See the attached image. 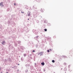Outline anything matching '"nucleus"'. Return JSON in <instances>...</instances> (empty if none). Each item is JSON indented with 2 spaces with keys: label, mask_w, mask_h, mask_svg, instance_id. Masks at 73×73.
Listing matches in <instances>:
<instances>
[{
  "label": "nucleus",
  "mask_w": 73,
  "mask_h": 73,
  "mask_svg": "<svg viewBox=\"0 0 73 73\" xmlns=\"http://www.w3.org/2000/svg\"><path fill=\"white\" fill-rule=\"evenodd\" d=\"M0 5L1 7H3L4 5H3V3H0Z\"/></svg>",
  "instance_id": "f257e3e1"
},
{
  "label": "nucleus",
  "mask_w": 73,
  "mask_h": 73,
  "mask_svg": "<svg viewBox=\"0 0 73 73\" xmlns=\"http://www.w3.org/2000/svg\"><path fill=\"white\" fill-rule=\"evenodd\" d=\"M28 16H30V15H31V12H28Z\"/></svg>",
  "instance_id": "f03ea898"
},
{
  "label": "nucleus",
  "mask_w": 73,
  "mask_h": 73,
  "mask_svg": "<svg viewBox=\"0 0 73 73\" xmlns=\"http://www.w3.org/2000/svg\"><path fill=\"white\" fill-rule=\"evenodd\" d=\"M40 56H42V54H43V52H40Z\"/></svg>",
  "instance_id": "7ed1b4c3"
},
{
  "label": "nucleus",
  "mask_w": 73,
  "mask_h": 73,
  "mask_svg": "<svg viewBox=\"0 0 73 73\" xmlns=\"http://www.w3.org/2000/svg\"><path fill=\"white\" fill-rule=\"evenodd\" d=\"M5 42L4 41H3V42H2V44L3 45L4 44H5Z\"/></svg>",
  "instance_id": "20e7f679"
},
{
  "label": "nucleus",
  "mask_w": 73,
  "mask_h": 73,
  "mask_svg": "<svg viewBox=\"0 0 73 73\" xmlns=\"http://www.w3.org/2000/svg\"><path fill=\"white\" fill-rule=\"evenodd\" d=\"M41 64L42 65H44L45 64L44 63V62H43V63L42 62V63H41Z\"/></svg>",
  "instance_id": "39448f33"
},
{
  "label": "nucleus",
  "mask_w": 73,
  "mask_h": 73,
  "mask_svg": "<svg viewBox=\"0 0 73 73\" xmlns=\"http://www.w3.org/2000/svg\"><path fill=\"white\" fill-rule=\"evenodd\" d=\"M52 62L53 63L55 62V61H54V60H53L52 61Z\"/></svg>",
  "instance_id": "423d86ee"
},
{
  "label": "nucleus",
  "mask_w": 73,
  "mask_h": 73,
  "mask_svg": "<svg viewBox=\"0 0 73 73\" xmlns=\"http://www.w3.org/2000/svg\"><path fill=\"white\" fill-rule=\"evenodd\" d=\"M26 56H27V54H24V57H25Z\"/></svg>",
  "instance_id": "0eeeda50"
},
{
  "label": "nucleus",
  "mask_w": 73,
  "mask_h": 73,
  "mask_svg": "<svg viewBox=\"0 0 73 73\" xmlns=\"http://www.w3.org/2000/svg\"><path fill=\"white\" fill-rule=\"evenodd\" d=\"M44 31H45V32H46L47 31V29H44Z\"/></svg>",
  "instance_id": "6e6552de"
},
{
  "label": "nucleus",
  "mask_w": 73,
  "mask_h": 73,
  "mask_svg": "<svg viewBox=\"0 0 73 73\" xmlns=\"http://www.w3.org/2000/svg\"><path fill=\"white\" fill-rule=\"evenodd\" d=\"M47 52H49V50H47Z\"/></svg>",
  "instance_id": "1a4fd4ad"
},
{
  "label": "nucleus",
  "mask_w": 73,
  "mask_h": 73,
  "mask_svg": "<svg viewBox=\"0 0 73 73\" xmlns=\"http://www.w3.org/2000/svg\"><path fill=\"white\" fill-rule=\"evenodd\" d=\"M33 52H35V51L34 50H33Z\"/></svg>",
  "instance_id": "9d476101"
},
{
  "label": "nucleus",
  "mask_w": 73,
  "mask_h": 73,
  "mask_svg": "<svg viewBox=\"0 0 73 73\" xmlns=\"http://www.w3.org/2000/svg\"><path fill=\"white\" fill-rule=\"evenodd\" d=\"M21 12V13H24V12Z\"/></svg>",
  "instance_id": "9b49d317"
},
{
  "label": "nucleus",
  "mask_w": 73,
  "mask_h": 73,
  "mask_svg": "<svg viewBox=\"0 0 73 73\" xmlns=\"http://www.w3.org/2000/svg\"><path fill=\"white\" fill-rule=\"evenodd\" d=\"M14 5H16V3H14Z\"/></svg>",
  "instance_id": "f8f14e48"
},
{
  "label": "nucleus",
  "mask_w": 73,
  "mask_h": 73,
  "mask_svg": "<svg viewBox=\"0 0 73 73\" xmlns=\"http://www.w3.org/2000/svg\"><path fill=\"white\" fill-rule=\"evenodd\" d=\"M35 9H37V8H36H36H35Z\"/></svg>",
  "instance_id": "ddd939ff"
},
{
  "label": "nucleus",
  "mask_w": 73,
  "mask_h": 73,
  "mask_svg": "<svg viewBox=\"0 0 73 73\" xmlns=\"http://www.w3.org/2000/svg\"><path fill=\"white\" fill-rule=\"evenodd\" d=\"M28 20H29V19H28Z\"/></svg>",
  "instance_id": "4468645a"
},
{
  "label": "nucleus",
  "mask_w": 73,
  "mask_h": 73,
  "mask_svg": "<svg viewBox=\"0 0 73 73\" xmlns=\"http://www.w3.org/2000/svg\"><path fill=\"white\" fill-rule=\"evenodd\" d=\"M37 37H38V36H37Z\"/></svg>",
  "instance_id": "2eb2a0df"
},
{
  "label": "nucleus",
  "mask_w": 73,
  "mask_h": 73,
  "mask_svg": "<svg viewBox=\"0 0 73 73\" xmlns=\"http://www.w3.org/2000/svg\"><path fill=\"white\" fill-rule=\"evenodd\" d=\"M6 73H8V72H7Z\"/></svg>",
  "instance_id": "dca6fc26"
},
{
  "label": "nucleus",
  "mask_w": 73,
  "mask_h": 73,
  "mask_svg": "<svg viewBox=\"0 0 73 73\" xmlns=\"http://www.w3.org/2000/svg\"><path fill=\"white\" fill-rule=\"evenodd\" d=\"M18 65H19V64H18Z\"/></svg>",
  "instance_id": "f3484780"
},
{
  "label": "nucleus",
  "mask_w": 73,
  "mask_h": 73,
  "mask_svg": "<svg viewBox=\"0 0 73 73\" xmlns=\"http://www.w3.org/2000/svg\"><path fill=\"white\" fill-rule=\"evenodd\" d=\"M1 73H2V72H1Z\"/></svg>",
  "instance_id": "a211bd4d"
}]
</instances>
